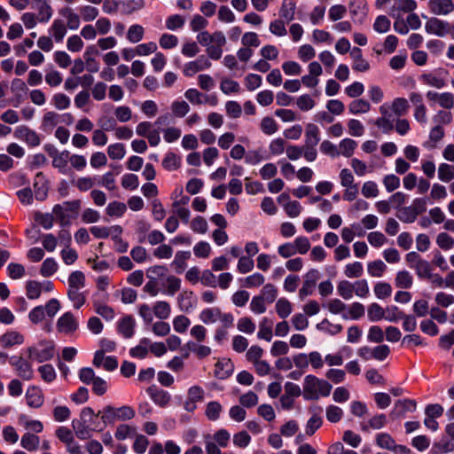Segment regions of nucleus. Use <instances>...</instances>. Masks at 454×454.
Listing matches in <instances>:
<instances>
[{
    "instance_id": "e433bc0d",
    "label": "nucleus",
    "mask_w": 454,
    "mask_h": 454,
    "mask_svg": "<svg viewBox=\"0 0 454 454\" xmlns=\"http://www.w3.org/2000/svg\"><path fill=\"white\" fill-rule=\"evenodd\" d=\"M221 309L217 307L204 309L200 313V319L207 325L215 323L220 316Z\"/></svg>"
},
{
    "instance_id": "2f4dec72",
    "label": "nucleus",
    "mask_w": 454,
    "mask_h": 454,
    "mask_svg": "<svg viewBox=\"0 0 454 454\" xmlns=\"http://www.w3.org/2000/svg\"><path fill=\"white\" fill-rule=\"evenodd\" d=\"M40 444V438L36 434L29 432L25 433L20 440V445L22 448L28 451H35L38 449Z\"/></svg>"
},
{
    "instance_id": "4be33fe9",
    "label": "nucleus",
    "mask_w": 454,
    "mask_h": 454,
    "mask_svg": "<svg viewBox=\"0 0 454 454\" xmlns=\"http://www.w3.org/2000/svg\"><path fill=\"white\" fill-rule=\"evenodd\" d=\"M98 51L94 45L87 47L83 53V59L85 63V68L90 73H97L99 70V62L93 57L98 55Z\"/></svg>"
},
{
    "instance_id": "f257e3e1",
    "label": "nucleus",
    "mask_w": 454,
    "mask_h": 454,
    "mask_svg": "<svg viewBox=\"0 0 454 454\" xmlns=\"http://www.w3.org/2000/svg\"><path fill=\"white\" fill-rule=\"evenodd\" d=\"M332 385L314 375L304 378L302 395L305 400H318L320 396L325 397L331 394Z\"/></svg>"
},
{
    "instance_id": "9d476101",
    "label": "nucleus",
    "mask_w": 454,
    "mask_h": 454,
    "mask_svg": "<svg viewBox=\"0 0 454 454\" xmlns=\"http://www.w3.org/2000/svg\"><path fill=\"white\" fill-rule=\"evenodd\" d=\"M146 393L152 401L161 408L167 407L171 401L170 394L164 389L159 388L155 385L148 387L146 388Z\"/></svg>"
},
{
    "instance_id": "4d7b16f0",
    "label": "nucleus",
    "mask_w": 454,
    "mask_h": 454,
    "mask_svg": "<svg viewBox=\"0 0 454 454\" xmlns=\"http://www.w3.org/2000/svg\"><path fill=\"white\" fill-rule=\"evenodd\" d=\"M145 34V29L141 25L134 24L129 27L127 39L133 43L140 42Z\"/></svg>"
},
{
    "instance_id": "7c9ffc66",
    "label": "nucleus",
    "mask_w": 454,
    "mask_h": 454,
    "mask_svg": "<svg viewBox=\"0 0 454 454\" xmlns=\"http://www.w3.org/2000/svg\"><path fill=\"white\" fill-rule=\"evenodd\" d=\"M232 372V364L229 359L218 361L215 364V376L218 379L224 380L231 376Z\"/></svg>"
},
{
    "instance_id": "69168bd1",
    "label": "nucleus",
    "mask_w": 454,
    "mask_h": 454,
    "mask_svg": "<svg viewBox=\"0 0 454 454\" xmlns=\"http://www.w3.org/2000/svg\"><path fill=\"white\" fill-rule=\"evenodd\" d=\"M178 37L172 34L164 33L159 39L160 46L164 50H170L177 46Z\"/></svg>"
},
{
    "instance_id": "c85d7f7f",
    "label": "nucleus",
    "mask_w": 454,
    "mask_h": 454,
    "mask_svg": "<svg viewBox=\"0 0 454 454\" xmlns=\"http://www.w3.org/2000/svg\"><path fill=\"white\" fill-rule=\"evenodd\" d=\"M454 450V441L443 436L438 442L433 443L431 452L433 454H443Z\"/></svg>"
},
{
    "instance_id": "dca6fc26",
    "label": "nucleus",
    "mask_w": 454,
    "mask_h": 454,
    "mask_svg": "<svg viewBox=\"0 0 454 454\" xmlns=\"http://www.w3.org/2000/svg\"><path fill=\"white\" fill-rule=\"evenodd\" d=\"M24 336L15 330L7 331L0 336V346L3 348H11L24 342Z\"/></svg>"
},
{
    "instance_id": "b1692460",
    "label": "nucleus",
    "mask_w": 454,
    "mask_h": 454,
    "mask_svg": "<svg viewBox=\"0 0 454 454\" xmlns=\"http://www.w3.org/2000/svg\"><path fill=\"white\" fill-rule=\"evenodd\" d=\"M67 32V25L63 20L56 19L49 28V33L55 42L61 43Z\"/></svg>"
},
{
    "instance_id": "f704fd0d",
    "label": "nucleus",
    "mask_w": 454,
    "mask_h": 454,
    "mask_svg": "<svg viewBox=\"0 0 454 454\" xmlns=\"http://www.w3.org/2000/svg\"><path fill=\"white\" fill-rule=\"evenodd\" d=\"M191 257V252L189 251H178L176 255L175 259L172 262V266L176 270L177 273H182L184 269L186 268V261L190 259Z\"/></svg>"
},
{
    "instance_id": "3c124183",
    "label": "nucleus",
    "mask_w": 454,
    "mask_h": 454,
    "mask_svg": "<svg viewBox=\"0 0 454 454\" xmlns=\"http://www.w3.org/2000/svg\"><path fill=\"white\" fill-rule=\"evenodd\" d=\"M357 143L355 140L351 138H344L339 145V153L344 157L349 158L353 155Z\"/></svg>"
},
{
    "instance_id": "58836bf2",
    "label": "nucleus",
    "mask_w": 454,
    "mask_h": 454,
    "mask_svg": "<svg viewBox=\"0 0 454 454\" xmlns=\"http://www.w3.org/2000/svg\"><path fill=\"white\" fill-rule=\"evenodd\" d=\"M223 406L216 401H211L206 405L205 415L210 421H215L220 418Z\"/></svg>"
},
{
    "instance_id": "49530a36",
    "label": "nucleus",
    "mask_w": 454,
    "mask_h": 454,
    "mask_svg": "<svg viewBox=\"0 0 454 454\" xmlns=\"http://www.w3.org/2000/svg\"><path fill=\"white\" fill-rule=\"evenodd\" d=\"M370 103L363 98L355 99L348 105L349 113L352 114L367 113L370 110Z\"/></svg>"
},
{
    "instance_id": "c756f323",
    "label": "nucleus",
    "mask_w": 454,
    "mask_h": 454,
    "mask_svg": "<svg viewBox=\"0 0 454 454\" xmlns=\"http://www.w3.org/2000/svg\"><path fill=\"white\" fill-rule=\"evenodd\" d=\"M120 11L124 14H131L145 6L144 0H118Z\"/></svg>"
},
{
    "instance_id": "aec40b11",
    "label": "nucleus",
    "mask_w": 454,
    "mask_h": 454,
    "mask_svg": "<svg viewBox=\"0 0 454 454\" xmlns=\"http://www.w3.org/2000/svg\"><path fill=\"white\" fill-rule=\"evenodd\" d=\"M27 404L32 408H40L44 402L42 390L36 387H28L26 393Z\"/></svg>"
},
{
    "instance_id": "de8ad7c7",
    "label": "nucleus",
    "mask_w": 454,
    "mask_h": 454,
    "mask_svg": "<svg viewBox=\"0 0 454 454\" xmlns=\"http://www.w3.org/2000/svg\"><path fill=\"white\" fill-rule=\"evenodd\" d=\"M43 286L35 280H29L26 284V294L29 300L38 299L42 294Z\"/></svg>"
},
{
    "instance_id": "5701e85b",
    "label": "nucleus",
    "mask_w": 454,
    "mask_h": 454,
    "mask_svg": "<svg viewBox=\"0 0 454 454\" xmlns=\"http://www.w3.org/2000/svg\"><path fill=\"white\" fill-rule=\"evenodd\" d=\"M69 154L68 151L64 150L52 158V167L63 175L68 174L70 170L68 168Z\"/></svg>"
},
{
    "instance_id": "774afa93",
    "label": "nucleus",
    "mask_w": 454,
    "mask_h": 454,
    "mask_svg": "<svg viewBox=\"0 0 454 454\" xmlns=\"http://www.w3.org/2000/svg\"><path fill=\"white\" fill-rule=\"evenodd\" d=\"M438 177L445 183L451 181L454 178V168L447 163H441L438 168Z\"/></svg>"
},
{
    "instance_id": "864d4df0",
    "label": "nucleus",
    "mask_w": 454,
    "mask_h": 454,
    "mask_svg": "<svg viewBox=\"0 0 454 454\" xmlns=\"http://www.w3.org/2000/svg\"><path fill=\"white\" fill-rule=\"evenodd\" d=\"M85 286V276L80 271H73L68 277V288L82 289Z\"/></svg>"
},
{
    "instance_id": "1a4fd4ad",
    "label": "nucleus",
    "mask_w": 454,
    "mask_h": 454,
    "mask_svg": "<svg viewBox=\"0 0 454 454\" xmlns=\"http://www.w3.org/2000/svg\"><path fill=\"white\" fill-rule=\"evenodd\" d=\"M211 67V62L204 56H199L195 60L186 63L184 67V74L187 77L193 76L198 72L208 69Z\"/></svg>"
},
{
    "instance_id": "0eeeda50",
    "label": "nucleus",
    "mask_w": 454,
    "mask_h": 454,
    "mask_svg": "<svg viewBox=\"0 0 454 454\" xmlns=\"http://www.w3.org/2000/svg\"><path fill=\"white\" fill-rule=\"evenodd\" d=\"M79 324L72 312L64 313L57 321V330L59 333L67 335L73 334L78 329Z\"/></svg>"
},
{
    "instance_id": "4468645a",
    "label": "nucleus",
    "mask_w": 454,
    "mask_h": 454,
    "mask_svg": "<svg viewBox=\"0 0 454 454\" xmlns=\"http://www.w3.org/2000/svg\"><path fill=\"white\" fill-rule=\"evenodd\" d=\"M427 5L434 15H448L454 11L452 0H429Z\"/></svg>"
},
{
    "instance_id": "bb28decb",
    "label": "nucleus",
    "mask_w": 454,
    "mask_h": 454,
    "mask_svg": "<svg viewBox=\"0 0 454 454\" xmlns=\"http://www.w3.org/2000/svg\"><path fill=\"white\" fill-rule=\"evenodd\" d=\"M395 4L392 7V14L400 16L402 12H411L417 8L415 0H394Z\"/></svg>"
},
{
    "instance_id": "ddd939ff",
    "label": "nucleus",
    "mask_w": 454,
    "mask_h": 454,
    "mask_svg": "<svg viewBox=\"0 0 454 454\" xmlns=\"http://www.w3.org/2000/svg\"><path fill=\"white\" fill-rule=\"evenodd\" d=\"M449 24L450 23L448 21L432 17L426 22L425 30L428 34L435 35L438 36H444L448 34Z\"/></svg>"
},
{
    "instance_id": "09e8293b",
    "label": "nucleus",
    "mask_w": 454,
    "mask_h": 454,
    "mask_svg": "<svg viewBox=\"0 0 454 454\" xmlns=\"http://www.w3.org/2000/svg\"><path fill=\"white\" fill-rule=\"evenodd\" d=\"M60 14L67 19V27L70 29H77L80 26L79 16L73 12L71 8H64L60 11Z\"/></svg>"
},
{
    "instance_id": "37998d69",
    "label": "nucleus",
    "mask_w": 454,
    "mask_h": 454,
    "mask_svg": "<svg viewBox=\"0 0 454 454\" xmlns=\"http://www.w3.org/2000/svg\"><path fill=\"white\" fill-rule=\"evenodd\" d=\"M72 427L75 432L76 436L81 440H86L90 437V431H93L90 427L84 423L83 420H73Z\"/></svg>"
},
{
    "instance_id": "8fccbe9b",
    "label": "nucleus",
    "mask_w": 454,
    "mask_h": 454,
    "mask_svg": "<svg viewBox=\"0 0 454 454\" xmlns=\"http://www.w3.org/2000/svg\"><path fill=\"white\" fill-rule=\"evenodd\" d=\"M19 422L22 424L26 429L35 433H41L43 430V425L40 420H29L25 414H20L19 416Z\"/></svg>"
},
{
    "instance_id": "ea45409f",
    "label": "nucleus",
    "mask_w": 454,
    "mask_h": 454,
    "mask_svg": "<svg viewBox=\"0 0 454 454\" xmlns=\"http://www.w3.org/2000/svg\"><path fill=\"white\" fill-rule=\"evenodd\" d=\"M67 296L76 309H79L86 302V295L84 293L80 292V289L68 288Z\"/></svg>"
},
{
    "instance_id": "79ce46f5",
    "label": "nucleus",
    "mask_w": 454,
    "mask_h": 454,
    "mask_svg": "<svg viewBox=\"0 0 454 454\" xmlns=\"http://www.w3.org/2000/svg\"><path fill=\"white\" fill-rule=\"evenodd\" d=\"M127 211V206L123 202L113 201L106 208V213L111 217H121Z\"/></svg>"
},
{
    "instance_id": "423d86ee",
    "label": "nucleus",
    "mask_w": 454,
    "mask_h": 454,
    "mask_svg": "<svg viewBox=\"0 0 454 454\" xmlns=\"http://www.w3.org/2000/svg\"><path fill=\"white\" fill-rule=\"evenodd\" d=\"M9 363L17 372V375L24 380H30L34 376L31 364L22 356H13L10 358Z\"/></svg>"
},
{
    "instance_id": "72a5a7b5",
    "label": "nucleus",
    "mask_w": 454,
    "mask_h": 454,
    "mask_svg": "<svg viewBox=\"0 0 454 454\" xmlns=\"http://www.w3.org/2000/svg\"><path fill=\"white\" fill-rule=\"evenodd\" d=\"M295 12V3L294 0H284L279 11V16L289 22L294 20Z\"/></svg>"
},
{
    "instance_id": "20e7f679",
    "label": "nucleus",
    "mask_w": 454,
    "mask_h": 454,
    "mask_svg": "<svg viewBox=\"0 0 454 454\" xmlns=\"http://www.w3.org/2000/svg\"><path fill=\"white\" fill-rule=\"evenodd\" d=\"M28 358L38 363L51 360L55 354V344L51 340H42L36 345L27 348Z\"/></svg>"
},
{
    "instance_id": "412c9836",
    "label": "nucleus",
    "mask_w": 454,
    "mask_h": 454,
    "mask_svg": "<svg viewBox=\"0 0 454 454\" xmlns=\"http://www.w3.org/2000/svg\"><path fill=\"white\" fill-rule=\"evenodd\" d=\"M136 322L132 316L123 317L117 325V330L124 338L129 339L134 335Z\"/></svg>"
},
{
    "instance_id": "7ed1b4c3",
    "label": "nucleus",
    "mask_w": 454,
    "mask_h": 454,
    "mask_svg": "<svg viewBox=\"0 0 454 454\" xmlns=\"http://www.w3.org/2000/svg\"><path fill=\"white\" fill-rule=\"evenodd\" d=\"M206 454H221L220 448H227L231 441V434L224 428L218 429L213 434L203 435Z\"/></svg>"
},
{
    "instance_id": "393cba45",
    "label": "nucleus",
    "mask_w": 454,
    "mask_h": 454,
    "mask_svg": "<svg viewBox=\"0 0 454 454\" xmlns=\"http://www.w3.org/2000/svg\"><path fill=\"white\" fill-rule=\"evenodd\" d=\"M320 141L319 128L313 124L308 123L305 129V140L303 145L317 146Z\"/></svg>"
},
{
    "instance_id": "2eb2a0df",
    "label": "nucleus",
    "mask_w": 454,
    "mask_h": 454,
    "mask_svg": "<svg viewBox=\"0 0 454 454\" xmlns=\"http://www.w3.org/2000/svg\"><path fill=\"white\" fill-rule=\"evenodd\" d=\"M32 8L36 10L38 12V21L40 23L48 22L52 14L53 11L49 4V0H31Z\"/></svg>"
},
{
    "instance_id": "5fc2aeb1",
    "label": "nucleus",
    "mask_w": 454,
    "mask_h": 454,
    "mask_svg": "<svg viewBox=\"0 0 454 454\" xmlns=\"http://www.w3.org/2000/svg\"><path fill=\"white\" fill-rule=\"evenodd\" d=\"M409 102L404 98H396L393 100L391 109L397 116L405 115L409 110Z\"/></svg>"
},
{
    "instance_id": "338daca9",
    "label": "nucleus",
    "mask_w": 454,
    "mask_h": 454,
    "mask_svg": "<svg viewBox=\"0 0 454 454\" xmlns=\"http://www.w3.org/2000/svg\"><path fill=\"white\" fill-rule=\"evenodd\" d=\"M364 273V267L360 262L348 263L345 266L344 274L346 277L353 278H359Z\"/></svg>"
},
{
    "instance_id": "a211bd4d",
    "label": "nucleus",
    "mask_w": 454,
    "mask_h": 454,
    "mask_svg": "<svg viewBox=\"0 0 454 454\" xmlns=\"http://www.w3.org/2000/svg\"><path fill=\"white\" fill-rule=\"evenodd\" d=\"M48 182L43 174L38 172L34 180V191L35 197L37 200L43 201L47 198L48 195Z\"/></svg>"
},
{
    "instance_id": "603ef678",
    "label": "nucleus",
    "mask_w": 454,
    "mask_h": 454,
    "mask_svg": "<svg viewBox=\"0 0 454 454\" xmlns=\"http://www.w3.org/2000/svg\"><path fill=\"white\" fill-rule=\"evenodd\" d=\"M368 318L372 322H377L385 318V309L378 303L373 302L369 305L367 309Z\"/></svg>"
},
{
    "instance_id": "bf43d9fd",
    "label": "nucleus",
    "mask_w": 454,
    "mask_h": 454,
    "mask_svg": "<svg viewBox=\"0 0 454 454\" xmlns=\"http://www.w3.org/2000/svg\"><path fill=\"white\" fill-rule=\"evenodd\" d=\"M364 307L360 302H353L349 309H348V314H342V317L344 319L351 318L354 320H357L364 317Z\"/></svg>"
},
{
    "instance_id": "680f3d73",
    "label": "nucleus",
    "mask_w": 454,
    "mask_h": 454,
    "mask_svg": "<svg viewBox=\"0 0 454 454\" xmlns=\"http://www.w3.org/2000/svg\"><path fill=\"white\" fill-rule=\"evenodd\" d=\"M171 111L174 116L184 117L190 111V106L184 100H175L171 104Z\"/></svg>"
},
{
    "instance_id": "052dcab7",
    "label": "nucleus",
    "mask_w": 454,
    "mask_h": 454,
    "mask_svg": "<svg viewBox=\"0 0 454 454\" xmlns=\"http://www.w3.org/2000/svg\"><path fill=\"white\" fill-rule=\"evenodd\" d=\"M260 127L262 131L268 136L274 134L278 129L277 121L270 116H266L262 119Z\"/></svg>"
},
{
    "instance_id": "c03bdc74",
    "label": "nucleus",
    "mask_w": 454,
    "mask_h": 454,
    "mask_svg": "<svg viewBox=\"0 0 454 454\" xmlns=\"http://www.w3.org/2000/svg\"><path fill=\"white\" fill-rule=\"evenodd\" d=\"M150 344L148 338H143L140 340L139 344L129 350V355L132 357L143 359L148 354L147 346Z\"/></svg>"
},
{
    "instance_id": "a19ab883",
    "label": "nucleus",
    "mask_w": 454,
    "mask_h": 454,
    "mask_svg": "<svg viewBox=\"0 0 454 454\" xmlns=\"http://www.w3.org/2000/svg\"><path fill=\"white\" fill-rule=\"evenodd\" d=\"M153 312L156 317L164 320L168 318L171 313V307L168 302L165 301H160L155 302Z\"/></svg>"
},
{
    "instance_id": "0e129e2a",
    "label": "nucleus",
    "mask_w": 454,
    "mask_h": 454,
    "mask_svg": "<svg viewBox=\"0 0 454 454\" xmlns=\"http://www.w3.org/2000/svg\"><path fill=\"white\" fill-rule=\"evenodd\" d=\"M58 263L53 258H47L42 263L40 273L43 277H51L58 270Z\"/></svg>"
},
{
    "instance_id": "13d9d810",
    "label": "nucleus",
    "mask_w": 454,
    "mask_h": 454,
    "mask_svg": "<svg viewBox=\"0 0 454 454\" xmlns=\"http://www.w3.org/2000/svg\"><path fill=\"white\" fill-rule=\"evenodd\" d=\"M51 104L58 110H65L70 106L71 100L66 94L59 92L52 96Z\"/></svg>"
},
{
    "instance_id": "f8f14e48",
    "label": "nucleus",
    "mask_w": 454,
    "mask_h": 454,
    "mask_svg": "<svg viewBox=\"0 0 454 454\" xmlns=\"http://www.w3.org/2000/svg\"><path fill=\"white\" fill-rule=\"evenodd\" d=\"M309 412L311 414L310 418L307 421L305 432L308 435H313L317 429L323 425V409L322 407H316L310 409Z\"/></svg>"
},
{
    "instance_id": "e2e57ef3",
    "label": "nucleus",
    "mask_w": 454,
    "mask_h": 454,
    "mask_svg": "<svg viewBox=\"0 0 454 454\" xmlns=\"http://www.w3.org/2000/svg\"><path fill=\"white\" fill-rule=\"evenodd\" d=\"M337 293L344 300H350L353 297V283L348 280H340L337 285Z\"/></svg>"
},
{
    "instance_id": "39448f33",
    "label": "nucleus",
    "mask_w": 454,
    "mask_h": 454,
    "mask_svg": "<svg viewBox=\"0 0 454 454\" xmlns=\"http://www.w3.org/2000/svg\"><path fill=\"white\" fill-rule=\"evenodd\" d=\"M448 72L443 68H438L434 70L433 72L423 73L419 75V80L426 85L442 89L444 88L447 84L446 82V74Z\"/></svg>"
},
{
    "instance_id": "6e6d98bb",
    "label": "nucleus",
    "mask_w": 454,
    "mask_h": 454,
    "mask_svg": "<svg viewBox=\"0 0 454 454\" xmlns=\"http://www.w3.org/2000/svg\"><path fill=\"white\" fill-rule=\"evenodd\" d=\"M101 411L96 414L92 408L84 407L81 411V420H83L91 429V427H93L95 423H99L97 419Z\"/></svg>"
},
{
    "instance_id": "f3484780",
    "label": "nucleus",
    "mask_w": 454,
    "mask_h": 454,
    "mask_svg": "<svg viewBox=\"0 0 454 454\" xmlns=\"http://www.w3.org/2000/svg\"><path fill=\"white\" fill-rule=\"evenodd\" d=\"M101 420V423H95V425L91 427L93 431H103L107 424H114L115 420H117L115 408L111 405L106 406L102 411Z\"/></svg>"
},
{
    "instance_id": "f03ea898",
    "label": "nucleus",
    "mask_w": 454,
    "mask_h": 454,
    "mask_svg": "<svg viewBox=\"0 0 454 454\" xmlns=\"http://www.w3.org/2000/svg\"><path fill=\"white\" fill-rule=\"evenodd\" d=\"M81 208V200H74L64 201L62 204H56L52 213L60 226L65 227L71 224L72 220L76 219Z\"/></svg>"
},
{
    "instance_id": "4c0bfd02",
    "label": "nucleus",
    "mask_w": 454,
    "mask_h": 454,
    "mask_svg": "<svg viewBox=\"0 0 454 454\" xmlns=\"http://www.w3.org/2000/svg\"><path fill=\"white\" fill-rule=\"evenodd\" d=\"M413 284V278L411 273L407 270H400L396 273L395 278V286L403 289H408L411 287Z\"/></svg>"
},
{
    "instance_id": "473e14b6",
    "label": "nucleus",
    "mask_w": 454,
    "mask_h": 454,
    "mask_svg": "<svg viewBox=\"0 0 454 454\" xmlns=\"http://www.w3.org/2000/svg\"><path fill=\"white\" fill-rule=\"evenodd\" d=\"M181 157L173 152H168L162 160V167L168 171L176 170L181 167Z\"/></svg>"
},
{
    "instance_id": "6ab92c4d",
    "label": "nucleus",
    "mask_w": 454,
    "mask_h": 454,
    "mask_svg": "<svg viewBox=\"0 0 454 454\" xmlns=\"http://www.w3.org/2000/svg\"><path fill=\"white\" fill-rule=\"evenodd\" d=\"M59 122H61V115L54 111H48L43 116L40 129L51 134Z\"/></svg>"
},
{
    "instance_id": "6e6552de",
    "label": "nucleus",
    "mask_w": 454,
    "mask_h": 454,
    "mask_svg": "<svg viewBox=\"0 0 454 454\" xmlns=\"http://www.w3.org/2000/svg\"><path fill=\"white\" fill-rule=\"evenodd\" d=\"M14 137L18 139L24 140L30 147H35L41 144L39 135L27 126L17 127L14 131Z\"/></svg>"
},
{
    "instance_id": "a18cd8bd",
    "label": "nucleus",
    "mask_w": 454,
    "mask_h": 454,
    "mask_svg": "<svg viewBox=\"0 0 454 454\" xmlns=\"http://www.w3.org/2000/svg\"><path fill=\"white\" fill-rule=\"evenodd\" d=\"M272 321L267 317H263L259 325V332L257 333V337L259 339L265 340L267 341H270L272 338V330H271Z\"/></svg>"
},
{
    "instance_id": "a878e982",
    "label": "nucleus",
    "mask_w": 454,
    "mask_h": 454,
    "mask_svg": "<svg viewBox=\"0 0 454 454\" xmlns=\"http://www.w3.org/2000/svg\"><path fill=\"white\" fill-rule=\"evenodd\" d=\"M387 421V416L385 414H376L370 418L365 423H362L361 429L363 431H368L369 429L378 430L384 427Z\"/></svg>"
},
{
    "instance_id": "9b49d317",
    "label": "nucleus",
    "mask_w": 454,
    "mask_h": 454,
    "mask_svg": "<svg viewBox=\"0 0 454 454\" xmlns=\"http://www.w3.org/2000/svg\"><path fill=\"white\" fill-rule=\"evenodd\" d=\"M417 403L413 399H403L397 400L395 403V406L390 412V416L393 419L403 417L407 412H413L416 411Z\"/></svg>"
},
{
    "instance_id": "c9c22d12",
    "label": "nucleus",
    "mask_w": 454,
    "mask_h": 454,
    "mask_svg": "<svg viewBox=\"0 0 454 454\" xmlns=\"http://www.w3.org/2000/svg\"><path fill=\"white\" fill-rule=\"evenodd\" d=\"M349 12L352 16L365 17L368 12V4L365 0H349Z\"/></svg>"
},
{
    "instance_id": "cd10ccee",
    "label": "nucleus",
    "mask_w": 454,
    "mask_h": 454,
    "mask_svg": "<svg viewBox=\"0 0 454 454\" xmlns=\"http://www.w3.org/2000/svg\"><path fill=\"white\" fill-rule=\"evenodd\" d=\"M185 348L194 353L199 359L207 357L212 353L210 347L198 344L194 341H188L182 349L184 350Z\"/></svg>"
}]
</instances>
